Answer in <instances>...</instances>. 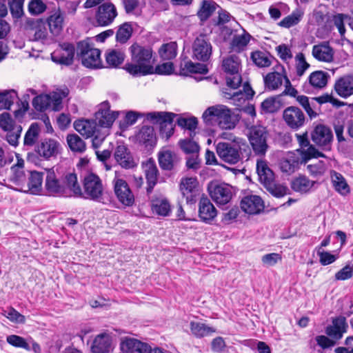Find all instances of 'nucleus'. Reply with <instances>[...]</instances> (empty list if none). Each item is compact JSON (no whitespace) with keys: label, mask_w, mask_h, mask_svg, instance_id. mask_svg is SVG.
Instances as JSON below:
<instances>
[{"label":"nucleus","mask_w":353,"mask_h":353,"mask_svg":"<svg viewBox=\"0 0 353 353\" xmlns=\"http://www.w3.org/2000/svg\"><path fill=\"white\" fill-rule=\"evenodd\" d=\"M43 194L57 197H73L81 194V186L77 174L67 172L63 175L53 170L46 171Z\"/></svg>","instance_id":"f257e3e1"},{"label":"nucleus","mask_w":353,"mask_h":353,"mask_svg":"<svg viewBox=\"0 0 353 353\" xmlns=\"http://www.w3.org/2000/svg\"><path fill=\"white\" fill-rule=\"evenodd\" d=\"M132 62L127 63L124 69L133 76H143L154 73L152 54L150 46H143L137 43L129 48Z\"/></svg>","instance_id":"f03ea898"},{"label":"nucleus","mask_w":353,"mask_h":353,"mask_svg":"<svg viewBox=\"0 0 353 353\" xmlns=\"http://www.w3.org/2000/svg\"><path fill=\"white\" fill-rule=\"evenodd\" d=\"M222 137L232 142H219L216 146V151L219 158L225 163L234 165L241 161L243 158L242 150L246 152V157H248L250 151L248 145L242 142V139H236L228 133H223Z\"/></svg>","instance_id":"7ed1b4c3"},{"label":"nucleus","mask_w":353,"mask_h":353,"mask_svg":"<svg viewBox=\"0 0 353 353\" xmlns=\"http://www.w3.org/2000/svg\"><path fill=\"white\" fill-rule=\"evenodd\" d=\"M206 123L216 122L218 125L225 130L234 129L239 121V114H235L225 105H219L208 108L203 114Z\"/></svg>","instance_id":"20e7f679"},{"label":"nucleus","mask_w":353,"mask_h":353,"mask_svg":"<svg viewBox=\"0 0 353 353\" xmlns=\"http://www.w3.org/2000/svg\"><path fill=\"white\" fill-rule=\"evenodd\" d=\"M69 94V90L65 88L59 90L50 94H43L35 97L32 100V105L37 111L43 112L48 108L54 111L62 109L63 99Z\"/></svg>","instance_id":"39448f33"},{"label":"nucleus","mask_w":353,"mask_h":353,"mask_svg":"<svg viewBox=\"0 0 353 353\" xmlns=\"http://www.w3.org/2000/svg\"><path fill=\"white\" fill-rule=\"evenodd\" d=\"M248 129V138L255 155L264 157L269 148L268 139L269 137L266 128L261 125H251Z\"/></svg>","instance_id":"423d86ee"},{"label":"nucleus","mask_w":353,"mask_h":353,"mask_svg":"<svg viewBox=\"0 0 353 353\" xmlns=\"http://www.w3.org/2000/svg\"><path fill=\"white\" fill-rule=\"evenodd\" d=\"M83 191L81 189V194L73 197H81L94 201H101L103 187L101 179L95 174L86 175L83 181Z\"/></svg>","instance_id":"0eeeda50"},{"label":"nucleus","mask_w":353,"mask_h":353,"mask_svg":"<svg viewBox=\"0 0 353 353\" xmlns=\"http://www.w3.org/2000/svg\"><path fill=\"white\" fill-rule=\"evenodd\" d=\"M77 56L86 68H97L102 65L101 51L93 48L87 41H81L77 43Z\"/></svg>","instance_id":"6e6552de"},{"label":"nucleus","mask_w":353,"mask_h":353,"mask_svg":"<svg viewBox=\"0 0 353 353\" xmlns=\"http://www.w3.org/2000/svg\"><path fill=\"white\" fill-rule=\"evenodd\" d=\"M177 115L172 112H158L148 114V119L159 125L160 134L168 139L174 133V118Z\"/></svg>","instance_id":"1a4fd4ad"},{"label":"nucleus","mask_w":353,"mask_h":353,"mask_svg":"<svg viewBox=\"0 0 353 353\" xmlns=\"http://www.w3.org/2000/svg\"><path fill=\"white\" fill-rule=\"evenodd\" d=\"M208 191L212 199L218 205L228 203L233 196V188L225 183L211 181L208 185Z\"/></svg>","instance_id":"9d476101"},{"label":"nucleus","mask_w":353,"mask_h":353,"mask_svg":"<svg viewBox=\"0 0 353 353\" xmlns=\"http://www.w3.org/2000/svg\"><path fill=\"white\" fill-rule=\"evenodd\" d=\"M118 13L115 6L110 2L99 5L94 14V25L105 27L112 24L117 17Z\"/></svg>","instance_id":"9b49d317"},{"label":"nucleus","mask_w":353,"mask_h":353,"mask_svg":"<svg viewBox=\"0 0 353 353\" xmlns=\"http://www.w3.org/2000/svg\"><path fill=\"white\" fill-rule=\"evenodd\" d=\"M295 137L299 145V148L294 152H296L299 157L303 158V161H307L312 158L325 157V155L319 152L308 139L307 132L302 134H296Z\"/></svg>","instance_id":"f8f14e48"},{"label":"nucleus","mask_w":353,"mask_h":353,"mask_svg":"<svg viewBox=\"0 0 353 353\" xmlns=\"http://www.w3.org/2000/svg\"><path fill=\"white\" fill-rule=\"evenodd\" d=\"M283 119L288 127L295 131L303 128L307 121L303 112L294 105L289 106L283 110Z\"/></svg>","instance_id":"ddd939ff"},{"label":"nucleus","mask_w":353,"mask_h":353,"mask_svg":"<svg viewBox=\"0 0 353 353\" xmlns=\"http://www.w3.org/2000/svg\"><path fill=\"white\" fill-rule=\"evenodd\" d=\"M312 141L323 150H330L333 140L332 132L325 125H317L311 134Z\"/></svg>","instance_id":"4468645a"},{"label":"nucleus","mask_w":353,"mask_h":353,"mask_svg":"<svg viewBox=\"0 0 353 353\" xmlns=\"http://www.w3.org/2000/svg\"><path fill=\"white\" fill-rule=\"evenodd\" d=\"M192 57L203 62L208 61L212 54V45L204 35L196 37L192 45Z\"/></svg>","instance_id":"2eb2a0df"},{"label":"nucleus","mask_w":353,"mask_h":353,"mask_svg":"<svg viewBox=\"0 0 353 353\" xmlns=\"http://www.w3.org/2000/svg\"><path fill=\"white\" fill-rule=\"evenodd\" d=\"M75 48L73 44L63 43L60 48L51 54L52 60L57 63L65 65H72L74 61Z\"/></svg>","instance_id":"dca6fc26"},{"label":"nucleus","mask_w":353,"mask_h":353,"mask_svg":"<svg viewBox=\"0 0 353 353\" xmlns=\"http://www.w3.org/2000/svg\"><path fill=\"white\" fill-rule=\"evenodd\" d=\"M306 162L303 161V158L299 157L296 152H289L279 159V166L282 172L290 175L299 170L301 164Z\"/></svg>","instance_id":"f3484780"},{"label":"nucleus","mask_w":353,"mask_h":353,"mask_svg":"<svg viewBox=\"0 0 353 353\" xmlns=\"http://www.w3.org/2000/svg\"><path fill=\"white\" fill-rule=\"evenodd\" d=\"M114 190L118 200L125 206H132L134 203V196L128 183L121 179L114 180Z\"/></svg>","instance_id":"a211bd4d"},{"label":"nucleus","mask_w":353,"mask_h":353,"mask_svg":"<svg viewBox=\"0 0 353 353\" xmlns=\"http://www.w3.org/2000/svg\"><path fill=\"white\" fill-rule=\"evenodd\" d=\"M348 325L345 317L339 316L332 319V324L325 327V332L327 336L339 341L347 332Z\"/></svg>","instance_id":"6ab92c4d"},{"label":"nucleus","mask_w":353,"mask_h":353,"mask_svg":"<svg viewBox=\"0 0 353 353\" xmlns=\"http://www.w3.org/2000/svg\"><path fill=\"white\" fill-rule=\"evenodd\" d=\"M180 191L187 203H194L199 194V183L196 178L183 179L180 183Z\"/></svg>","instance_id":"aec40b11"},{"label":"nucleus","mask_w":353,"mask_h":353,"mask_svg":"<svg viewBox=\"0 0 353 353\" xmlns=\"http://www.w3.org/2000/svg\"><path fill=\"white\" fill-rule=\"evenodd\" d=\"M108 101L101 103L99 110L95 113V120L101 127L109 128L118 116L117 112H111Z\"/></svg>","instance_id":"412c9836"},{"label":"nucleus","mask_w":353,"mask_h":353,"mask_svg":"<svg viewBox=\"0 0 353 353\" xmlns=\"http://www.w3.org/2000/svg\"><path fill=\"white\" fill-rule=\"evenodd\" d=\"M114 157L116 161L123 168L130 169L136 166V163L126 145L119 143L115 148Z\"/></svg>","instance_id":"4be33fe9"},{"label":"nucleus","mask_w":353,"mask_h":353,"mask_svg":"<svg viewBox=\"0 0 353 353\" xmlns=\"http://www.w3.org/2000/svg\"><path fill=\"white\" fill-rule=\"evenodd\" d=\"M263 201L259 196L248 195L244 196L241 201V208L245 213L256 214L264 210Z\"/></svg>","instance_id":"5701e85b"},{"label":"nucleus","mask_w":353,"mask_h":353,"mask_svg":"<svg viewBox=\"0 0 353 353\" xmlns=\"http://www.w3.org/2000/svg\"><path fill=\"white\" fill-rule=\"evenodd\" d=\"M330 75L327 72L317 70L312 72L308 77V83L305 82L303 85V90L306 93L310 92V87L314 89H322L325 88L328 81Z\"/></svg>","instance_id":"b1692460"},{"label":"nucleus","mask_w":353,"mask_h":353,"mask_svg":"<svg viewBox=\"0 0 353 353\" xmlns=\"http://www.w3.org/2000/svg\"><path fill=\"white\" fill-rule=\"evenodd\" d=\"M60 144L52 139H46L37 145L35 152L44 159L56 157L59 153Z\"/></svg>","instance_id":"393cba45"},{"label":"nucleus","mask_w":353,"mask_h":353,"mask_svg":"<svg viewBox=\"0 0 353 353\" xmlns=\"http://www.w3.org/2000/svg\"><path fill=\"white\" fill-rule=\"evenodd\" d=\"M217 215V210L207 196L203 194L199 202V216L205 223L212 221Z\"/></svg>","instance_id":"a878e982"},{"label":"nucleus","mask_w":353,"mask_h":353,"mask_svg":"<svg viewBox=\"0 0 353 353\" xmlns=\"http://www.w3.org/2000/svg\"><path fill=\"white\" fill-rule=\"evenodd\" d=\"M334 90L341 97L347 98L353 94V75L346 74L339 78L334 83Z\"/></svg>","instance_id":"bb28decb"},{"label":"nucleus","mask_w":353,"mask_h":353,"mask_svg":"<svg viewBox=\"0 0 353 353\" xmlns=\"http://www.w3.org/2000/svg\"><path fill=\"white\" fill-rule=\"evenodd\" d=\"M121 348L127 352H137L138 353H154L152 348L147 343L142 342L133 338H127L121 343Z\"/></svg>","instance_id":"cd10ccee"},{"label":"nucleus","mask_w":353,"mask_h":353,"mask_svg":"<svg viewBox=\"0 0 353 353\" xmlns=\"http://www.w3.org/2000/svg\"><path fill=\"white\" fill-rule=\"evenodd\" d=\"M296 101L305 110L311 120L316 118L322 112L319 104L314 100V97L310 99L305 95H299L296 97Z\"/></svg>","instance_id":"c85d7f7f"},{"label":"nucleus","mask_w":353,"mask_h":353,"mask_svg":"<svg viewBox=\"0 0 353 353\" xmlns=\"http://www.w3.org/2000/svg\"><path fill=\"white\" fill-rule=\"evenodd\" d=\"M313 57L319 61L330 63L334 59V50L328 42H322L312 48Z\"/></svg>","instance_id":"c756f323"},{"label":"nucleus","mask_w":353,"mask_h":353,"mask_svg":"<svg viewBox=\"0 0 353 353\" xmlns=\"http://www.w3.org/2000/svg\"><path fill=\"white\" fill-rule=\"evenodd\" d=\"M144 170L147 180L146 190L148 194H150L152 192L154 187L157 183L159 170L155 161L152 159H148L144 163Z\"/></svg>","instance_id":"7c9ffc66"},{"label":"nucleus","mask_w":353,"mask_h":353,"mask_svg":"<svg viewBox=\"0 0 353 353\" xmlns=\"http://www.w3.org/2000/svg\"><path fill=\"white\" fill-rule=\"evenodd\" d=\"M252 37L243 30L241 34H234L230 41L229 49L231 52L240 53L246 50Z\"/></svg>","instance_id":"2f4dec72"},{"label":"nucleus","mask_w":353,"mask_h":353,"mask_svg":"<svg viewBox=\"0 0 353 353\" xmlns=\"http://www.w3.org/2000/svg\"><path fill=\"white\" fill-rule=\"evenodd\" d=\"M112 338L107 333L97 335L91 346L92 353H108L111 350Z\"/></svg>","instance_id":"473e14b6"},{"label":"nucleus","mask_w":353,"mask_h":353,"mask_svg":"<svg viewBox=\"0 0 353 353\" xmlns=\"http://www.w3.org/2000/svg\"><path fill=\"white\" fill-rule=\"evenodd\" d=\"M158 159L161 168L164 170H172L180 161L177 154L171 150L160 152Z\"/></svg>","instance_id":"72a5a7b5"},{"label":"nucleus","mask_w":353,"mask_h":353,"mask_svg":"<svg viewBox=\"0 0 353 353\" xmlns=\"http://www.w3.org/2000/svg\"><path fill=\"white\" fill-rule=\"evenodd\" d=\"M47 23L50 32L57 36L63 30L64 23V14L58 9L52 12L47 18Z\"/></svg>","instance_id":"f704fd0d"},{"label":"nucleus","mask_w":353,"mask_h":353,"mask_svg":"<svg viewBox=\"0 0 353 353\" xmlns=\"http://www.w3.org/2000/svg\"><path fill=\"white\" fill-rule=\"evenodd\" d=\"M137 139L140 144L145 148H152L156 145V135L154 128L152 126H143L137 134Z\"/></svg>","instance_id":"c9c22d12"},{"label":"nucleus","mask_w":353,"mask_h":353,"mask_svg":"<svg viewBox=\"0 0 353 353\" xmlns=\"http://www.w3.org/2000/svg\"><path fill=\"white\" fill-rule=\"evenodd\" d=\"M29 173L27 183L28 190L25 192L32 194H39L43 191V173L37 171H30Z\"/></svg>","instance_id":"e433bc0d"},{"label":"nucleus","mask_w":353,"mask_h":353,"mask_svg":"<svg viewBox=\"0 0 353 353\" xmlns=\"http://www.w3.org/2000/svg\"><path fill=\"white\" fill-rule=\"evenodd\" d=\"M74 128L81 135L89 138L92 137L97 130V122L86 119H79L74 121Z\"/></svg>","instance_id":"4c0bfd02"},{"label":"nucleus","mask_w":353,"mask_h":353,"mask_svg":"<svg viewBox=\"0 0 353 353\" xmlns=\"http://www.w3.org/2000/svg\"><path fill=\"white\" fill-rule=\"evenodd\" d=\"M256 171L259 175L260 181L266 185L274 181V174L272 170L268 167L267 162L263 160L257 161Z\"/></svg>","instance_id":"58836bf2"},{"label":"nucleus","mask_w":353,"mask_h":353,"mask_svg":"<svg viewBox=\"0 0 353 353\" xmlns=\"http://www.w3.org/2000/svg\"><path fill=\"white\" fill-rule=\"evenodd\" d=\"M17 99L19 97L16 90L13 89L0 90V110H10Z\"/></svg>","instance_id":"ea45409f"},{"label":"nucleus","mask_w":353,"mask_h":353,"mask_svg":"<svg viewBox=\"0 0 353 353\" xmlns=\"http://www.w3.org/2000/svg\"><path fill=\"white\" fill-rule=\"evenodd\" d=\"M241 62L239 57L236 54H232L223 59L222 68L227 74H236L239 72Z\"/></svg>","instance_id":"a19ab883"},{"label":"nucleus","mask_w":353,"mask_h":353,"mask_svg":"<svg viewBox=\"0 0 353 353\" xmlns=\"http://www.w3.org/2000/svg\"><path fill=\"white\" fill-rule=\"evenodd\" d=\"M285 74L283 75L279 72H269L264 77V84L270 90H275L281 86Z\"/></svg>","instance_id":"79ce46f5"},{"label":"nucleus","mask_w":353,"mask_h":353,"mask_svg":"<svg viewBox=\"0 0 353 353\" xmlns=\"http://www.w3.org/2000/svg\"><path fill=\"white\" fill-rule=\"evenodd\" d=\"M217 4L212 0H203L197 12V16L201 21H206L215 12Z\"/></svg>","instance_id":"37998d69"},{"label":"nucleus","mask_w":353,"mask_h":353,"mask_svg":"<svg viewBox=\"0 0 353 353\" xmlns=\"http://www.w3.org/2000/svg\"><path fill=\"white\" fill-rule=\"evenodd\" d=\"M133 28L131 22H125L118 27L116 41L121 44L125 43L132 37Z\"/></svg>","instance_id":"c03bdc74"},{"label":"nucleus","mask_w":353,"mask_h":353,"mask_svg":"<svg viewBox=\"0 0 353 353\" xmlns=\"http://www.w3.org/2000/svg\"><path fill=\"white\" fill-rule=\"evenodd\" d=\"M190 326L191 332L197 338H203L215 332L214 328L200 322L191 321Z\"/></svg>","instance_id":"a18cd8bd"},{"label":"nucleus","mask_w":353,"mask_h":353,"mask_svg":"<svg viewBox=\"0 0 353 353\" xmlns=\"http://www.w3.org/2000/svg\"><path fill=\"white\" fill-rule=\"evenodd\" d=\"M251 59L254 63L259 68L269 67L274 58L270 54L262 52L255 51L252 52Z\"/></svg>","instance_id":"49530a36"},{"label":"nucleus","mask_w":353,"mask_h":353,"mask_svg":"<svg viewBox=\"0 0 353 353\" xmlns=\"http://www.w3.org/2000/svg\"><path fill=\"white\" fill-rule=\"evenodd\" d=\"M125 54L121 51L111 50L105 53V63L108 68H117L124 61Z\"/></svg>","instance_id":"de8ad7c7"},{"label":"nucleus","mask_w":353,"mask_h":353,"mask_svg":"<svg viewBox=\"0 0 353 353\" xmlns=\"http://www.w3.org/2000/svg\"><path fill=\"white\" fill-rule=\"evenodd\" d=\"M181 74L188 75L189 73L206 74L208 72L207 66L199 63H193L191 61H185L184 64L181 65Z\"/></svg>","instance_id":"09e8293b"},{"label":"nucleus","mask_w":353,"mask_h":353,"mask_svg":"<svg viewBox=\"0 0 353 353\" xmlns=\"http://www.w3.org/2000/svg\"><path fill=\"white\" fill-rule=\"evenodd\" d=\"M314 182L305 176H300L294 179L291 184L292 189L295 192H307L314 185Z\"/></svg>","instance_id":"8fccbe9b"},{"label":"nucleus","mask_w":353,"mask_h":353,"mask_svg":"<svg viewBox=\"0 0 353 353\" xmlns=\"http://www.w3.org/2000/svg\"><path fill=\"white\" fill-rule=\"evenodd\" d=\"M177 43L174 41L163 44L159 50L160 57L163 60L174 59L177 54Z\"/></svg>","instance_id":"3c124183"},{"label":"nucleus","mask_w":353,"mask_h":353,"mask_svg":"<svg viewBox=\"0 0 353 353\" xmlns=\"http://www.w3.org/2000/svg\"><path fill=\"white\" fill-rule=\"evenodd\" d=\"M66 140L70 149L73 152L82 153L86 149L84 141L76 134H68Z\"/></svg>","instance_id":"603ef678"},{"label":"nucleus","mask_w":353,"mask_h":353,"mask_svg":"<svg viewBox=\"0 0 353 353\" xmlns=\"http://www.w3.org/2000/svg\"><path fill=\"white\" fill-rule=\"evenodd\" d=\"M152 210L157 214L167 216L171 211V206L168 199H154L152 201Z\"/></svg>","instance_id":"864d4df0"},{"label":"nucleus","mask_w":353,"mask_h":353,"mask_svg":"<svg viewBox=\"0 0 353 353\" xmlns=\"http://www.w3.org/2000/svg\"><path fill=\"white\" fill-rule=\"evenodd\" d=\"M39 125L37 123H32L25 134L24 145L26 147L33 146L39 139Z\"/></svg>","instance_id":"5fc2aeb1"},{"label":"nucleus","mask_w":353,"mask_h":353,"mask_svg":"<svg viewBox=\"0 0 353 353\" xmlns=\"http://www.w3.org/2000/svg\"><path fill=\"white\" fill-rule=\"evenodd\" d=\"M330 176L333 185L337 192L343 194L349 191L348 185L342 174L336 171H332Z\"/></svg>","instance_id":"6e6d98bb"},{"label":"nucleus","mask_w":353,"mask_h":353,"mask_svg":"<svg viewBox=\"0 0 353 353\" xmlns=\"http://www.w3.org/2000/svg\"><path fill=\"white\" fill-rule=\"evenodd\" d=\"M176 123L182 128L188 130L190 137L195 135L194 131L198 125V120L196 117L185 118L180 117L177 119Z\"/></svg>","instance_id":"4d7b16f0"},{"label":"nucleus","mask_w":353,"mask_h":353,"mask_svg":"<svg viewBox=\"0 0 353 353\" xmlns=\"http://www.w3.org/2000/svg\"><path fill=\"white\" fill-rule=\"evenodd\" d=\"M8 2L10 14L13 19H21L23 14V3L25 0H6Z\"/></svg>","instance_id":"13d9d810"},{"label":"nucleus","mask_w":353,"mask_h":353,"mask_svg":"<svg viewBox=\"0 0 353 353\" xmlns=\"http://www.w3.org/2000/svg\"><path fill=\"white\" fill-rule=\"evenodd\" d=\"M303 12L300 10H296L292 12L291 14L283 18L279 23V25L281 27L289 28L298 24L303 17Z\"/></svg>","instance_id":"bf43d9fd"},{"label":"nucleus","mask_w":353,"mask_h":353,"mask_svg":"<svg viewBox=\"0 0 353 353\" xmlns=\"http://www.w3.org/2000/svg\"><path fill=\"white\" fill-rule=\"evenodd\" d=\"M179 145L186 154H196L200 149L199 144L190 138L180 140Z\"/></svg>","instance_id":"052dcab7"},{"label":"nucleus","mask_w":353,"mask_h":353,"mask_svg":"<svg viewBox=\"0 0 353 353\" xmlns=\"http://www.w3.org/2000/svg\"><path fill=\"white\" fill-rule=\"evenodd\" d=\"M6 341L10 345L19 348H23L27 351L30 350V346L26 340L22 336L12 334L7 336Z\"/></svg>","instance_id":"680f3d73"},{"label":"nucleus","mask_w":353,"mask_h":353,"mask_svg":"<svg viewBox=\"0 0 353 353\" xmlns=\"http://www.w3.org/2000/svg\"><path fill=\"white\" fill-rule=\"evenodd\" d=\"M296 75L301 77L310 68V64L306 61L305 55L302 52L298 53L295 57Z\"/></svg>","instance_id":"e2e57ef3"},{"label":"nucleus","mask_w":353,"mask_h":353,"mask_svg":"<svg viewBox=\"0 0 353 353\" xmlns=\"http://www.w3.org/2000/svg\"><path fill=\"white\" fill-rule=\"evenodd\" d=\"M7 132L6 139V141L13 146H17L19 143V139L21 136V133L22 132L21 125L14 126V128L6 130Z\"/></svg>","instance_id":"0e129e2a"},{"label":"nucleus","mask_w":353,"mask_h":353,"mask_svg":"<svg viewBox=\"0 0 353 353\" xmlns=\"http://www.w3.org/2000/svg\"><path fill=\"white\" fill-rule=\"evenodd\" d=\"M39 23L35 19H28L26 22V26L31 29H36L34 34V40L44 39L46 38L47 32L44 28H39Z\"/></svg>","instance_id":"69168bd1"},{"label":"nucleus","mask_w":353,"mask_h":353,"mask_svg":"<svg viewBox=\"0 0 353 353\" xmlns=\"http://www.w3.org/2000/svg\"><path fill=\"white\" fill-rule=\"evenodd\" d=\"M265 187L271 194L278 198L285 196L288 190L287 187L280 184H275L274 182L270 183L265 185Z\"/></svg>","instance_id":"338daca9"},{"label":"nucleus","mask_w":353,"mask_h":353,"mask_svg":"<svg viewBox=\"0 0 353 353\" xmlns=\"http://www.w3.org/2000/svg\"><path fill=\"white\" fill-rule=\"evenodd\" d=\"M15 123L10 113L4 112L0 114V128L3 130H10L14 126H19Z\"/></svg>","instance_id":"774afa93"}]
</instances>
